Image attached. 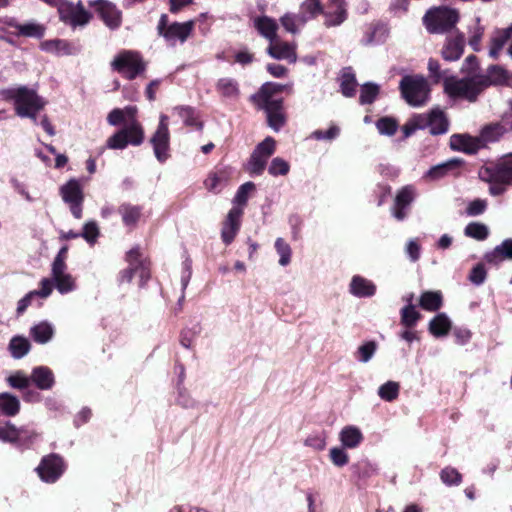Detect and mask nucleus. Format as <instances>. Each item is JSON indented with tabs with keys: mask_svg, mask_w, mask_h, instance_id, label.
<instances>
[{
	"mask_svg": "<svg viewBox=\"0 0 512 512\" xmlns=\"http://www.w3.org/2000/svg\"><path fill=\"white\" fill-rule=\"evenodd\" d=\"M364 441L361 429L355 425H346L339 432V442L346 449H356Z\"/></svg>",
	"mask_w": 512,
	"mask_h": 512,
	"instance_id": "obj_23",
	"label": "nucleus"
},
{
	"mask_svg": "<svg viewBox=\"0 0 512 512\" xmlns=\"http://www.w3.org/2000/svg\"><path fill=\"white\" fill-rule=\"evenodd\" d=\"M216 90L221 96L230 99H236L240 93L238 82L229 77L220 78L216 83Z\"/></svg>",
	"mask_w": 512,
	"mask_h": 512,
	"instance_id": "obj_40",
	"label": "nucleus"
},
{
	"mask_svg": "<svg viewBox=\"0 0 512 512\" xmlns=\"http://www.w3.org/2000/svg\"><path fill=\"white\" fill-rule=\"evenodd\" d=\"M118 212L125 226L135 227L142 215V208L141 206L124 203L119 206Z\"/></svg>",
	"mask_w": 512,
	"mask_h": 512,
	"instance_id": "obj_32",
	"label": "nucleus"
},
{
	"mask_svg": "<svg viewBox=\"0 0 512 512\" xmlns=\"http://www.w3.org/2000/svg\"><path fill=\"white\" fill-rule=\"evenodd\" d=\"M112 68L127 79H134L144 72L145 63L139 53L134 51L120 52L111 62Z\"/></svg>",
	"mask_w": 512,
	"mask_h": 512,
	"instance_id": "obj_7",
	"label": "nucleus"
},
{
	"mask_svg": "<svg viewBox=\"0 0 512 512\" xmlns=\"http://www.w3.org/2000/svg\"><path fill=\"white\" fill-rule=\"evenodd\" d=\"M328 28L341 25L347 19V8L344 0H329L326 10L322 12Z\"/></svg>",
	"mask_w": 512,
	"mask_h": 512,
	"instance_id": "obj_17",
	"label": "nucleus"
},
{
	"mask_svg": "<svg viewBox=\"0 0 512 512\" xmlns=\"http://www.w3.org/2000/svg\"><path fill=\"white\" fill-rule=\"evenodd\" d=\"M18 436V427H16L11 422H6L4 426L0 427V440L2 442L12 443L16 445Z\"/></svg>",
	"mask_w": 512,
	"mask_h": 512,
	"instance_id": "obj_62",
	"label": "nucleus"
},
{
	"mask_svg": "<svg viewBox=\"0 0 512 512\" xmlns=\"http://www.w3.org/2000/svg\"><path fill=\"white\" fill-rule=\"evenodd\" d=\"M63 202L68 205L70 212L76 219L82 217L84 192L83 185L77 179H70L60 189Z\"/></svg>",
	"mask_w": 512,
	"mask_h": 512,
	"instance_id": "obj_8",
	"label": "nucleus"
},
{
	"mask_svg": "<svg viewBox=\"0 0 512 512\" xmlns=\"http://www.w3.org/2000/svg\"><path fill=\"white\" fill-rule=\"evenodd\" d=\"M417 194V189L414 185H405L397 190L391 207V214L396 220L403 221L406 219L409 208L415 201Z\"/></svg>",
	"mask_w": 512,
	"mask_h": 512,
	"instance_id": "obj_12",
	"label": "nucleus"
},
{
	"mask_svg": "<svg viewBox=\"0 0 512 512\" xmlns=\"http://www.w3.org/2000/svg\"><path fill=\"white\" fill-rule=\"evenodd\" d=\"M159 34L164 37L169 45L183 44L191 35L194 28V21H186L183 23L173 22L168 24L166 15H161L158 22Z\"/></svg>",
	"mask_w": 512,
	"mask_h": 512,
	"instance_id": "obj_6",
	"label": "nucleus"
},
{
	"mask_svg": "<svg viewBox=\"0 0 512 512\" xmlns=\"http://www.w3.org/2000/svg\"><path fill=\"white\" fill-rule=\"evenodd\" d=\"M376 127L381 135L392 136L398 129V123L391 117H382L376 122Z\"/></svg>",
	"mask_w": 512,
	"mask_h": 512,
	"instance_id": "obj_58",
	"label": "nucleus"
},
{
	"mask_svg": "<svg viewBox=\"0 0 512 512\" xmlns=\"http://www.w3.org/2000/svg\"><path fill=\"white\" fill-rule=\"evenodd\" d=\"M53 335L54 326L48 321L39 322L30 329V336L39 344L49 342L53 338Z\"/></svg>",
	"mask_w": 512,
	"mask_h": 512,
	"instance_id": "obj_31",
	"label": "nucleus"
},
{
	"mask_svg": "<svg viewBox=\"0 0 512 512\" xmlns=\"http://www.w3.org/2000/svg\"><path fill=\"white\" fill-rule=\"evenodd\" d=\"M173 112L184 122L186 126L202 129V122L198 119L195 110L190 106H176Z\"/></svg>",
	"mask_w": 512,
	"mask_h": 512,
	"instance_id": "obj_35",
	"label": "nucleus"
},
{
	"mask_svg": "<svg viewBox=\"0 0 512 512\" xmlns=\"http://www.w3.org/2000/svg\"><path fill=\"white\" fill-rule=\"evenodd\" d=\"M20 400L10 393H0V411L8 417L17 415L20 411Z\"/></svg>",
	"mask_w": 512,
	"mask_h": 512,
	"instance_id": "obj_37",
	"label": "nucleus"
},
{
	"mask_svg": "<svg viewBox=\"0 0 512 512\" xmlns=\"http://www.w3.org/2000/svg\"><path fill=\"white\" fill-rule=\"evenodd\" d=\"M304 445L315 451H322L327 445L326 434L324 432L310 434L304 440Z\"/></svg>",
	"mask_w": 512,
	"mask_h": 512,
	"instance_id": "obj_59",
	"label": "nucleus"
},
{
	"mask_svg": "<svg viewBox=\"0 0 512 512\" xmlns=\"http://www.w3.org/2000/svg\"><path fill=\"white\" fill-rule=\"evenodd\" d=\"M509 40L512 42V24L505 29H499L494 32L491 38L489 56L492 58H497L500 51Z\"/></svg>",
	"mask_w": 512,
	"mask_h": 512,
	"instance_id": "obj_26",
	"label": "nucleus"
},
{
	"mask_svg": "<svg viewBox=\"0 0 512 512\" xmlns=\"http://www.w3.org/2000/svg\"><path fill=\"white\" fill-rule=\"evenodd\" d=\"M479 77L487 79V87H489L490 85L503 83L507 79L505 70L500 66L496 65L489 67L487 70V74H481L479 75Z\"/></svg>",
	"mask_w": 512,
	"mask_h": 512,
	"instance_id": "obj_51",
	"label": "nucleus"
},
{
	"mask_svg": "<svg viewBox=\"0 0 512 512\" xmlns=\"http://www.w3.org/2000/svg\"><path fill=\"white\" fill-rule=\"evenodd\" d=\"M255 189V185L252 182H246L242 184L233 199V206H238L243 209V207L246 205L249 194Z\"/></svg>",
	"mask_w": 512,
	"mask_h": 512,
	"instance_id": "obj_56",
	"label": "nucleus"
},
{
	"mask_svg": "<svg viewBox=\"0 0 512 512\" xmlns=\"http://www.w3.org/2000/svg\"><path fill=\"white\" fill-rule=\"evenodd\" d=\"M379 86L375 83H365L360 89V103L371 104L379 94Z\"/></svg>",
	"mask_w": 512,
	"mask_h": 512,
	"instance_id": "obj_53",
	"label": "nucleus"
},
{
	"mask_svg": "<svg viewBox=\"0 0 512 512\" xmlns=\"http://www.w3.org/2000/svg\"><path fill=\"white\" fill-rule=\"evenodd\" d=\"M400 385L395 381H387L378 388V396L387 402H392L398 398Z\"/></svg>",
	"mask_w": 512,
	"mask_h": 512,
	"instance_id": "obj_47",
	"label": "nucleus"
},
{
	"mask_svg": "<svg viewBox=\"0 0 512 512\" xmlns=\"http://www.w3.org/2000/svg\"><path fill=\"white\" fill-rule=\"evenodd\" d=\"M323 6L320 0H305L300 6V15L307 17V22L317 15L322 14Z\"/></svg>",
	"mask_w": 512,
	"mask_h": 512,
	"instance_id": "obj_46",
	"label": "nucleus"
},
{
	"mask_svg": "<svg viewBox=\"0 0 512 512\" xmlns=\"http://www.w3.org/2000/svg\"><path fill=\"white\" fill-rule=\"evenodd\" d=\"M356 79L355 76L347 71H344L341 77V91L346 97H352L356 92Z\"/></svg>",
	"mask_w": 512,
	"mask_h": 512,
	"instance_id": "obj_57",
	"label": "nucleus"
},
{
	"mask_svg": "<svg viewBox=\"0 0 512 512\" xmlns=\"http://www.w3.org/2000/svg\"><path fill=\"white\" fill-rule=\"evenodd\" d=\"M376 350V342H365L358 347L357 351L355 352V358L361 363H367L374 357Z\"/></svg>",
	"mask_w": 512,
	"mask_h": 512,
	"instance_id": "obj_50",
	"label": "nucleus"
},
{
	"mask_svg": "<svg viewBox=\"0 0 512 512\" xmlns=\"http://www.w3.org/2000/svg\"><path fill=\"white\" fill-rule=\"evenodd\" d=\"M254 26L270 42L277 38L278 25L274 19L267 16L257 17L254 19Z\"/></svg>",
	"mask_w": 512,
	"mask_h": 512,
	"instance_id": "obj_29",
	"label": "nucleus"
},
{
	"mask_svg": "<svg viewBox=\"0 0 512 512\" xmlns=\"http://www.w3.org/2000/svg\"><path fill=\"white\" fill-rule=\"evenodd\" d=\"M401 324L407 328L414 327L420 319V313L412 303L406 304L401 309Z\"/></svg>",
	"mask_w": 512,
	"mask_h": 512,
	"instance_id": "obj_45",
	"label": "nucleus"
},
{
	"mask_svg": "<svg viewBox=\"0 0 512 512\" xmlns=\"http://www.w3.org/2000/svg\"><path fill=\"white\" fill-rule=\"evenodd\" d=\"M348 291L356 298H371L376 294L377 286L372 280L357 274L352 276Z\"/></svg>",
	"mask_w": 512,
	"mask_h": 512,
	"instance_id": "obj_20",
	"label": "nucleus"
},
{
	"mask_svg": "<svg viewBox=\"0 0 512 512\" xmlns=\"http://www.w3.org/2000/svg\"><path fill=\"white\" fill-rule=\"evenodd\" d=\"M66 465L58 454H49L42 458L36 471L40 479L46 483L56 482L64 473Z\"/></svg>",
	"mask_w": 512,
	"mask_h": 512,
	"instance_id": "obj_11",
	"label": "nucleus"
},
{
	"mask_svg": "<svg viewBox=\"0 0 512 512\" xmlns=\"http://www.w3.org/2000/svg\"><path fill=\"white\" fill-rule=\"evenodd\" d=\"M51 276L55 288L60 294H67L76 289L75 279L67 272V266L62 265L61 260L56 264H52Z\"/></svg>",
	"mask_w": 512,
	"mask_h": 512,
	"instance_id": "obj_16",
	"label": "nucleus"
},
{
	"mask_svg": "<svg viewBox=\"0 0 512 512\" xmlns=\"http://www.w3.org/2000/svg\"><path fill=\"white\" fill-rule=\"evenodd\" d=\"M487 83V79L479 77V75H467L462 79L447 76L444 78L443 86L448 96L474 102L478 95L487 88Z\"/></svg>",
	"mask_w": 512,
	"mask_h": 512,
	"instance_id": "obj_3",
	"label": "nucleus"
},
{
	"mask_svg": "<svg viewBox=\"0 0 512 512\" xmlns=\"http://www.w3.org/2000/svg\"><path fill=\"white\" fill-rule=\"evenodd\" d=\"M451 329V321L445 313H438L429 323V332L435 337L448 334Z\"/></svg>",
	"mask_w": 512,
	"mask_h": 512,
	"instance_id": "obj_38",
	"label": "nucleus"
},
{
	"mask_svg": "<svg viewBox=\"0 0 512 512\" xmlns=\"http://www.w3.org/2000/svg\"><path fill=\"white\" fill-rule=\"evenodd\" d=\"M450 146L453 150L474 154L483 146V143L480 136L475 138L467 134H454L450 137Z\"/></svg>",
	"mask_w": 512,
	"mask_h": 512,
	"instance_id": "obj_22",
	"label": "nucleus"
},
{
	"mask_svg": "<svg viewBox=\"0 0 512 512\" xmlns=\"http://www.w3.org/2000/svg\"><path fill=\"white\" fill-rule=\"evenodd\" d=\"M478 175L482 181L489 183V193L491 195L503 194L506 187L512 185V153L482 166Z\"/></svg>",
	"mask_w": 512,
	"mask_h": 512,
	"instance_id": "obj_2",
	"label": "nucleus"
},
{
	"mask_svg": "<svg viewBox=\"0 0 512 512\" xmlns=\"http://www.w3.org/2000/svg\"><path fill=\"white\" fill-rule=\"evenodd\" d=\"M275 146L276 142L271 137L265 138L256 146L247 163V170L250 174L261 175L263 173L268 159L275 152Z\"/></svg>",
	"mask_w": 512,
	"mask_h": 512,
	"instance_id": "obj_10",
	"label": "nucleus"
},
{
	"mask_svg": "<svg viewBox=\"0 0 512 512\" xmlns=\"http://www.w3.org/2000/svg\"><path fill=\"white\" fill-rule=\"evenodd\" d=\"M440 478L447 486H458L462 481L461 474L452 467H445L440 472Z\"/></svg>",
	"mask_w": 512,
	"mask_h": 512,
	"instance_id": "obj_61",
	"label": "nucleus"
},
{
	"mask_svg": "<svg viewBox=\"0 0 512 512\" xmlns=\"http://www.w3.org/2000/svg\"><path fill=\"white\" fill-rule=\"evenodd\" d=\"M41 48L46 52L55 53L57 55H70L76 52L74 45L62 39L45 41L41 44Z\"/></svg>",
	"mask_w": 512,
	"mask_h": 512,
	"instance_id": "obj_33",
	"label": "nucleus"
},
{
	"mask_svg": "<svg viewBox=\"0 0 512 512\" xmlns=\"http://www.w3.org/2000/svg\"><path fill=\"white\" fill-rule=\"evenodd\" d=\"M387 29L384 25L367 26L362 42L365 45L379 44L385 41L387 37Z\"/></svg>",
	"mask_w": 512,
	"mask_h": 512,
	"instance_id": "obj_39",
	"label": "nucleus"
},
{
	"mask_svg": "<svg viewBox=\"0 0 512 512\" xmlns=\"http://www.w3.org/2000/svg\"><path fill=\"white\" fill-rule=\"evenodd\" d=\"M464 234L467 237L476 239L478 241H483L488 237L489 229L483 223L471 222L465 227Z\"/></svg>",
	"mask_w": 512,
	"mask_h": 512,
	"instance_id": "obj_48",
	"label": "nucleus"
},
{
	"mask_svg": "<svg viewBox=\"0 0 512 512\" xmlns=\"http://www.w3.org/2000/svg\"><path fill=\"white\" fill-rule=\"evenodd\" d=\"M289 170V163L280 157L274 158L268 167V172L272 176H285Z\"/></svg>",
	"mask_w": 512,
	"mask_h": 512,
	"instance_id": "obj_63",
	"label": "nucleus"
},
{
	"mask_svg": "<svg viewBox=\"0 0 512 512\" xmlns=\"http://www.w3.org/2000/svg\"><path fill=\"white\" fill-rule=\"evenodd\" d=\"M19 436L17 437L16 445L19 447H29L39 437V434L28 427H18Z\"/></svg>",
	"mask_w": 512,
	"mask_h": 512,
	"instance_id": "obj_52",
	"label": "nucleus"
},
{
	"mask_svg": "<svg viewBox=\"0 0 512 512\" xmlns=\"http://www.w3.org/2000/svg\"><path fill=\"white\" fill-rule=\"evenodd\" d=\"M506 133L505 129L498 122H495L484 126L479 136L484 145L486 143L498 141Z\"/></svg>",
	"mask_w": 512,
	"mask_h": 512,
	"instance_id": "obj_41",
	"label": "nucleus"
},
{
	"mask_svg": "<svg viewBox=\"0 0 512 512\" xmlns=\"http://www.w3.org/2000/svg\"><path fill=\"white\" fill-rule=\"evenodd\" d=\"M80 235L89 245L93 246L100 235L97 223L95 221L86 222L80 232Z\"/></svg>",
	"mask_w": 512,
	"mask_h": 512,
	"instance_id": "obj_55",
	"label": "nucleus"
},
{
	"mask_svg": "<svg viewBox=\"0 0 512 512\" xmlns=\"http://www.w3.org/2000/svg\"><path fill=\"white\" fill-rule=\"evenodd\" d=\"M258 109L264 110L268 125L278 132L286 123L283 101H252Z\"/></svg>",
	"mask_w": 512,
	"mask_h": 512,
	"instance_id": "obj_13",
	"label": "nucleus"
},
{
	"mask_svg": "<svg viewBox=\"0 0 512 512\" xmlns=\"http://www.w3.org/2000/svg\"><path fill=\"white\" fill-rule=\"evenodd\" d=\"M8 27H15L20 35L26 37L41 38L44 35L45 27L41 24L30 22L25 24H16L14 19L6 22Z\"/></svg>",
	"mask_w": 512,
	"mask_h": 512,
	"instance_id": "obj_34",
	"label": "nucleus"
},
{
	"mask_svg": "<svg viewBox=\"0 0 512 512\" xmlns=\"http://www.w3.org/2000/svg\"><path fill=\"white\" fill-rule=\"evenodd\" d=\"M283 28L292 34H296L307 23V17L301 16L300 13H286L280 18Z\"/></svg>",
	"mask_w": 512,
	"mask_h": 512,
	"instance_id": "obj_36",
	"label": "nucleus"
},
{
	"mask_svg": "<svg viewBox=\"0 0 512 512\" xmlns=\"http://www.w3.org/2000/svg\"><path fill=\"white\" fill-rule=\"evenodd\" d=\"M341 129L332 124L327 130L317 129L311 133V138L319 141H333L340 135Z\"/></svg>",
	"mask_w": 512,
	"mask_h": 512,
	"instance_id": "obj_54",
	"label": "nucleus"
},
{
	"mask_svg": "<svg viewBox=\"0 0 512 512\" xmlns=\"http://www.w3.org/2000/svg\"><path fill=\"white\" fill-rule=\"evenodd\" d=\"M89 5L93 7L95 13L110 28H117L121 23V12L114 4L106 0L90 1Z\"/></svg>",
	"mask_w": 512,
	"mask_h": 512,
	"instance_id": "obj_15",
	"label": "nucleus"
},
{
	"mask_svg": "<svg viewBox=\"0 0 512 512\" xmlns=\"http://www.w3.org/2000/svg\"><path fill=\"white\" fill-rule=\"evenodd\" d=\"M1 94L13 103L17 116L30 119L34 125L38 124V114L44 109L47 101L39 96L35 89L18 86L3 90Z\"/></svg>",
	"mask_w": 512,
	"mask_h": 512,
	"instance_id": "obj_1",
	"label": "nucleus"
},
{
	"mask_svg": "<svg viewBox=\"0 0 512 512\" xmlns=\"http://www.w3.org/2000/svg\"><path fill=\"white\" fill-rule=\"evenodd\" d=\"M126 261L128 264L134 265V277L139 278V286L143 287L150 279L149 262L142 257L138 247H134L127 252Z\"/></svg>",
	"mask_w": 512,
	"mask_h": 512,
	"instance_id": "obj_18",
	"label": "nucleus"
},
{
	"mask_svg": "<svg viewBox=\"0 0 512 512\" xmlns=\"http://www.w3.org/2000/svg\"><path fill=\"white\" fill-rule=\"evenodd\" d=\"M461 164L458 159H450L446 162L440 163L431 167L424 175V178L430 181H437L445 177L448 173L456 169Z\"/></svg>",
	"mask_w": 512,
	"mask_h": 512,
	"instance_id": "obj_27",
	"label": "nucleus"
},
{
	"mask_svg": "<svg viewBox=\"0 0 512 512\" xmlns=\"http://www.w3.org/2000/svg\"><path fill=\"white\" fill-rule=\"evenodd\" d=\"M463 50L464 37L457 36L447 40L442 49V56L447 61H455L461 57Z\"/></svg>",
	"mask_w": 512,
	"mask_h": 512,
	"instance_id": "obj_28",
	"label": "nucleus"
},
{
	"mask_svg": "<svg viewBox=\"0 0 512 512\" xmlns=\"http://www.w3.org/2000/svg\"><path fill=\"white\" fill-rule=\"evenodd\" d=\"M292 90L290 85H282L277 83H265L262 85L260 90L251 96L252 101H283L282 98L278 97L277 94L284 90Z\"/></svg>",
	"mask_w": 512,
	"mask_h": 512,
	"instance_id": "obj_24",
	"label": "nucleus"
},
{
	"mask_svg": "<svg viewBox=\"0 0 512 512\" xmlns=\"http://www.w3.org/2000/svg\"><path fill=\"white\" fill-rule=\"evenodd\" d=\"M242 215L243 209L241 207L233 206L229 210L221 229V239L226 245L231 244L238 234Z\"/></svg>",
	"mask_w": 512,
	"mask_h": 512,
	"instance_id": "obj_14",
	"label": "nucleus"
},
{
	"mask_svg": "<svg viewBox=\"0 0 512 512\" xmlns=\"http://www.w3.org/2000/svg\"><path fill=\"white\" fill-rule=\"evenodd\" d=\"M30 380L40 390H50L55 384L54 373L47 366H37L33 368Z\"/></svg>",
	"mask_w": 512,
	"mask_h": 512,
	"instance_id": "obj_25",
	"label": "nucleus"
},
{
	"mask_svg": "<svg viewBox=\"0 0 512 512\" xmlns=\"http://www.w3.org/2000/svg\"><path fill=\"white\" fill-rule=\"evenodd\" d=\"M123 130H126V136L131 145L139 146L144 141V131L137 120L127 122Z\"/></svg>",
	"mask_w": 512,
	"mask_h": 512,
	"instance_id": "obj_43",
	"label": "nucleus"
},
{
	"mask_svg": "<svg viewBox=\"0 0 512 512\" xmlns=\"http://www.w3.org/2000/svg\"><path fill=\"white\" fill-rule=\"evenodd\" d=\"M505 259H512V238L504 240L493 251L485 255V260L493 264H497Z\"/></svg>",
	"mask_w": 512,
	"mask_h": 512,
	"instance_id": "obj_30",
	"label": "nucleus"
},
{
	"mask_svg": "<svg viewBox=\"0 0 512 512\" xmlns=\"http://www.w3.org/2000/svg\"><path fill=\"white\" fill-rule=\"evenodd\" d=\"M346 448L332 447L329 451V457L331 462L337 467H343L349 462V455L345 451Z\"/></svg>",
	"mask_w": 512,
	"mask_h": 512,
	"instance_id": "obj_64",
	"label": "nucleus"
},
{
	"mask_svg": "<svg viewBox=\"0 0 512 512\" xmlns=\"http://www.w3.org/2000/svg\"><path fill=\"white\" fill-rule=\"evenodd\" d=\"M130 144L127 136H126V130H119L115 134H113L111 137L108 138L106 146L109 149H124L127 147V145Z\"/></svg>",
	"mask_w": 512,
	"mask_h": 512,
	"instance_id": "obj_60",
	"label": "nucleus"
},
{
	"mask_svg": "<svg viewBox=\"0 0 512 512\" xmlns=\"http://www.w3.org/2000/svg\"><path fill=\"white\" fill-rule=\"evenodd\" d=\"M419 116L424 118V129H429L432 135H441L448 131V120L439 108L432 109L428 113H420Z\"/></svg>",
	"mask_w": 512,
	"mask_h": 512,
	"instance_id": "obj_19",
	"label": "nucleus"
},
{
	"mask_svg": "<svg viewBox=\"0 0 512 512\" xmlns=\"http://www.w3.org/2000/svg\"><path fill=\"white\" fill-rule=\"evenodd\" d=\"M274 246L277 254L279 255V265L283 267L289 265L292 257V249L290 245L283 238L279 237L275 240Z\"/></svg>",
	"mask_w": 512,
	"mask_h": 512,
	"instance_id": "obj_49",
	"label": "nucleus"
},
{
	"mask_svg": "<svg viewBox=\"0 0 512 512\" xmlns=\"http://www.w3.org/2000/svg\"><path fill=\"white\" fill-rule=\"evenodd\" d=\"M8 349L13 358L21 359L29 352L30 343L24 337L15 336L10 340Z\"/></svg>",
	"mask_w": 512,
	"mask_h": 512,
	"instance_id": "obj_44",
	"label": "nucleus"
},
{
	"mask_svg": "<svg viewBox=\"0 0 512 512\" xmlns=\"http://www.w3.org/2000/svg\"><path fill=\"white\" fill-rule=\"evenodd\" d=\"M458 20L457 10L448 7L430 9L423 18L427 30L431 33L447 32L455 26Z\"/></svg>",
	"mask_w": 512,
	"mask_h": 512,
	"instance_id": "obj_5",
	"label": "nucleus"
},
{
	"mask_svg": "<svg viewBox=\"0 0 512 512\" xmlns=\"http://www.w3.org/2000/svg\"><path fill=\"white\" fill-rule=\"evenodd\" d=\"M168 121L169 118L167 115H160L158 127L150 140L154 155L160 163H164L170 158V134Z\"/></svg>",
	"mask_w": 512,
	"mask_h": 512,
	"instance_id": "obj_9",
	"label": "nucleus"
},
{
	"mask_svg": "<svg viewBox=\"0 0 512 512\" xmlns=\"http://www.w3.org/2000/svg\"><path fill=\"white\" fill-rule=\"evenodd\" d=\"M295 49L294 44L283 42L276 38L270 42L267 53L274 59L287 60L290 63H295L297 60Z\"/></svg>",
	"mask_w": 512,
	"mask_h": 512,
	"instance_id": "obj_21",
	"label": "nucleus"
},
{
	"mask_svg": "<svg viewBox=\"0 0 512 512\" xmlns=\"http://www.w3.org/2000/svg\"><path fill=\"white\" fill-rule=\"evenodd\" d=\"M420 306L430 312L437 311L442 306V294L439 291H426L420 297Z\"/></svg>",
	"mask_w": 512,
	"mask_h": 512,
	"instance_id": "obj_42",
	"label": "nucleus"
},
{
	"mask_svg": "<svg viewBox=\"0 0 512 512\" xmlns=\"http://www.w3.org/2000/svg\"><path fill=\"white\" fill-rule=\"evenodd\" d=\"M399 89L403 99L412 107H422L430 99V85L421 75H405L402 77Z\"/></svg>",
	"mask_w": 512,
	"mask_h": 512,
	"instance_id": "obj_4",
	"label": "nucleus"
}]
</instances>
